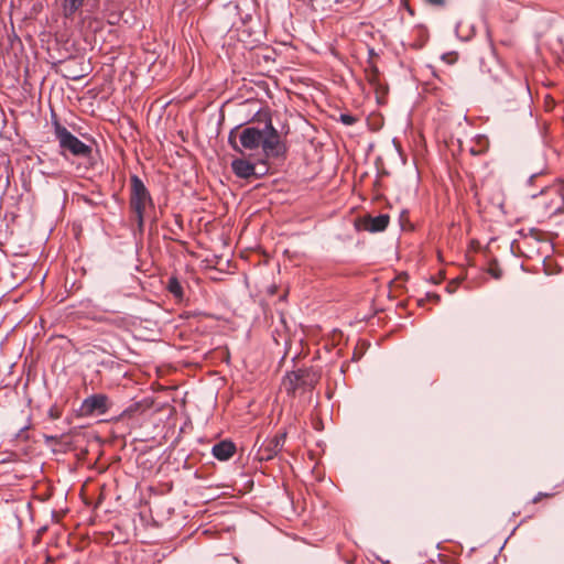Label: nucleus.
<instances>
[{"label":"nucleus","instance_id":"nucleus-13","mask_svg":"<svg viewBox=\"0 0 564 564\" xmlns=\"http://www.w3.org/2000/svg\"><path fill=\"white\" fill-rule=\"evenodd\" d=\"M285 438H286L285 433L276 435L271 442V449L274 451V453L280 452L284 445Z\"/></svg>","mask_w":564,"mask_h":564},{"label":"nucleus","instance_id":"nucleus-10","mask_svg":"<svg viewBox=\"0 0 564 564\" xmlns=\"http://www.w3.org/2000/svg\"><path fill=\"white\" fill-rule=\"evenodd\" d=\"M84 4V0H64L63 12L66 18L74 15Z\"/></svg>","mask_w":564,"mask_h":564},{"label":"nucleus","instance_id":"nucleus-12","mask_svg":"<svg viewBox=\"0 0 564 564\" xmlns=\"http://www.w3.org/2000/svg\"><path fill=\"white\" fill-rule=\"evenodd\" d=\"M96 319L99 321V322H106V323L112 324V325H115L117 327H123L127 324V318L122 317V316H117L115 318H107V317L100 316V317H98Z\"/></svg>","mask_w":564,"mask_h":564},{"label":"nucleus","instance_id":"nucleus-1","mask_svg":"<svg viewBox=\"0 0 564 564\" xmlns=\"http://www.w3.org/2000/svg\"><path fill=\"white\" fill-rule=\"evenodd\" d=\"M262 110L263 109L260 108L257 116H259V119H264L263 127L252 126L242 129L239 133L240 145L234 140L235 130H231L229 133V143L236 152L242 155L246 151L253 152L261 148L262 155L258 158V163L263 167L261 174H265L269 169L268 160L282 156L285 153V147L281 141L278 130L273 127L270 116Z\"/></svg>","mask_w":564,"mask_h":564},{"label":"nucleus","instance_id":"nucleus-15","mask_svg":"<svg viewBox=\"0 0 564 564\" xmlns=\"http://www.w3.org/2000/svg\"><path fill=\"white\" fill-rule=\"evenodd\" d=\"M442 59L447 64H454L457 59L456 53H446L442 55Z\"/></svg>","mask_w":564,"mask_h":564},{"label":"nucleus","instance_id":"nucleus-2","mask_svg":"<svg viewBox=\"0 0 564 564\" xmlns=\"http://www.w3.org/2000/svg\"><path fill=\"white\" fill-rule=\"evenodd\" d=\"M54 131L63 151H68L74 156L78 158L90 156L91 148L70 133L65 127L58 123L57 120L54 121Z\"/></svg>","mask_w":564,"mask_h":564},{"label":"nucleus","instance_id":"nucleus-17","mask_svg":"<svg viewBox=\"0 0 564 564\" xmlns=\"http://www.w3.org/2000/svg\"><path fill=\"white\" fill-rule=\"evenodd\" d=\"M547 193H552L554 196H556V194H557V189H556V188H554V187H552V186H544V187L540 191L539 195H543V194H547Z\"/></svg>","mask_w":564,"mask_h":564},{"label":"nucleus","instance_id":"nucleus-20","mask_svg":"<svg viewBox=\"0 0 564 564\" xmlns=\"http://www.w3.org/2000/svg\"><path fill=\"white\" fill-rule=\"evenodd\" d=\"M530 235H531V238H533V237H535L536 231H535L534 229H532V228H531Z\"/></svg>","mask_w":564,"mask_h":564},{"label":"nucleus","instance_id":"nucleus-18","mask_svg":"<svg viewBox=\"0 0 564 564\" xmlns=\"http://www.w3.org/2000/svg\"><path fill=\"white\" fill-rule=\"evenodd\" d=\"M553 494H538L533 499H532V502L536 503L541 500L542 497H552Z\"/></svg>","mask_w":564,"mask_h":564},{"label":"nucleus","instance_id":"nucleus-14","mask_svg":"<svg viewBox=\"0 0 564 564\" xmlns=\"http://www.w3.org/2000/svg\"><path fill=\"white\" fill-rule=\"evenodd\" d=\"M339 120L345 126H352L358 120V118L349 113H341L339 116Z\"/></svg>","mask_w":564,"mask_h":564},{"label":"nucleus","instance_id":"nucleus-3","mask_svg":"<svg viewBox=\"0 0 564 564\" xmlns=\"http://www.w3.org/2000/svg\"><path fill=\"white\" fill-rule=\"evenodd\" d=\"M130 181V206L137 215L139 226H142L145 209L152 204V198L143 182L137 175H132Z\"/></svg>","mask_w":564,"mask_h":564},{"label":"nucleus","instance_id":"nucleus-25","mask_svg":"<svg viewBox=\"0 0 564 564\" xmlns=\"http://www.w3.org/2000/svg\"><path fill=\"white\" fill-rule=\"evenodd\" d=\"M220 117L224 118V110L220 108Z\"/></svg>","mask_w":564,"mask_h":564},{"label":"nucleus","instance_id":"nucleus-5","mask_svg":"<svg viewBox=\"0 0 564 564\" xmlns=\"http://www.w3.org/2000/svg\"><path fill=\"white\" fill-rule=\"evenodd\" d=\"M109 409V399L106 394L97 393L86 398L80 406L83 415H101Z\"/></svg>","mask_w":564,"mask_h":564},{"label":"nucleus","instance_id":"nucleus-11","mask_svg":"<svg viewBox=\"0 0 564 564\" xmlns=\"http://www.w3.org/2000/svg\"><path fill=\"white\" fill-rule=\"evenodd\" d=\"M167 290L175 297L182 299L183 296V288L176 278H171L167 282Z\"/></svg>","mask_w":564,"mask_h":564},{"label":"nucleus","instance_id":"nucleus-21","mask_svg":"<svg viewBox=\"0 0 564 564\" xmlns=\"http://www.w3.org/2000/svg\"><path fill=\"white\" fill-rule=\"evenodd\" d=\"M172 102H173V100H167V101L164 102L163 106L169 107Z\"/></svg>","mask_w":564,"mask_h":564},{"label":"nucleus","instance_id":"nucleus-8","mask_svg":"<svg viewBox=\"0 0 564 564\" xmlns=\"http://www.w3.org/2000/svg\"><path fill=\"white\" fill-rule=\"evenodd\" d=\"M236 452V446L230 441H221L212 448V454L219 460H228Z\"/></svg>","mask_w":564,"mask_h":564},{"label":"nucleus","instance_id":"nucleus-23","mask_svg":"<svg viewBox=\"0 0 564 564\" xmlns=\"http://www.w3.org/2000/svg\"><path fill=\"white\" fill-rule=\"evenodd\" d=\"M447 290H448V293H452V292H453V290H454V286L448 285V286H447Z\"/></svg>","mask_w":564,"mask_h":564},{"label":"nucleus","instance_id":"nucleus-22","mask_svg":"<svg viewBox=\"0 0 564 564\" xmlns=\"http://www.w3.org/2000/svg\"><path fill=\"white\" fill-rule=\"evenodd\" d=\"M447 290H448V293H452V292H453V290H454V286L448 285V286H447Z\"/></svg>","mask_w":564,"mask_h":564},{"label":"nucleus","instance_id":"nucleus-16","mask_svg":"<svg viewBox=\"0 0 564 564\" xmlns=\"http://www.w3.org/2000/svg\"><path fill=\"white\" fill-rule=\"evenodd\" d=\"M488 272L495 279H500L502 275L501 270L499 268H497L496 265H491L489 268Z\"/></svg>","mask_w":564,"mask_h":564},{"label":"nucleus","instance_id":"nucleus-26","mask_svg":"<svg viewBox=\"0 0 564 564\" xmlns=\"http://www.w3.org/2000/svg\"><path fill=\"white\" fill-rule=\"evenodd\" d=\"M55 113H54V110L52 109V118L55 119Z\"/></svg>","mask_w":564,"mask_h":564},{"label":"nucleus","instance_id":"nucleus-4","mask_svg":"<svg viewBox=\"0 0 564 564\" xmlns=\"http://www.w3.org/2000/svg\"><path fill=\"white\" fill-rule=\"evenodd\" d=\"M316 383L315 375L307 370H297L289 372L282 380V387L289 394L305 392Z\"/></svg>","mask_w":564,"mask_h":564},{"label":"nucleus","instance_id":"nucleus-9","mask_svg":"<svg viewBox=\"0 0 564 564\" xmlns=\"http://www.w3.org/2000/svg\"><path fill=\"white\" fill-rule=\"evenodd\" d=\"M389 216L381 214L375 217H369L365 220V229L370 232L383 231L389 225Z\"/></svg>","mask_w":564,"mask_h":564},{"label":"nucleus","instance_id":"nucleus-7","mask_svg":"<svg viewBox=\"0 0 564 564\" xmlns=\"http://www.w3.org/2000/svg\"><path fill=\"white\" fill-rule=\"evenodd\" d=\"M77 62L68 61L63 65L62 72L65 77L70 79H79L89 72V64L82 62L79 69H76Z\"/></svg>","mask_w":564,"mask_h":564},{"label":"nucleus","instance_id":"nucleus-6","mask_svg":"<svg viewBox=\"0 0 564 564\" xmlns=\"http://www.w3.org/2000/svg\"><path fill=\"white\" fill-rule=\"evenodd\" d=\"M231 169L236 176L240 178H250L251 176H261L263 167L258 163V159L254 162L245 158L235 159L231 162Z\"/></svg>","mask_w":564,"mask_h":564},{"label":"nucleus","instance_id":"nucleus-19","mask_svg":"<svg viewBox=\"0 0 564 564\" xmlns=\"http://www.w3.org/2000/svg\"><path fill=\"white\" fill-rule=\"evenodd\" d=\"M542 173H543V170L539 171L538 173L531 174V181L535 177V175L542 174Z\"/></svg>","mask_w":564,"mask_h":564},{"label":"nucleus","instance_id":"nucleus-24","mask_svg":"<svg viewBox=\"0 0 564 564\" xmlns=\"http://www.w3.org/2000/svg\"><path fill=\"white\" fill-rule=\"evenodd\" d=\"M531 197L538 200L539 195H536V194H531Z\"/></svg>","mask_w":564,"mask_h":564}]
</instances>
